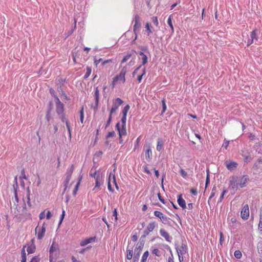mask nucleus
<instances>
[{"label": "nucleus", "mask_w": 262, "mask_h": 262, "mask_svg": "<svg viewBox=\"0 0 262 262\" xmlns=\"http://www.w3.org/2000/svg\"><path fill=\"white\" fill-rule=\"evenodd\" d=\"M126 121V116L122 115L121 123L118 122L116 125V128L119 134V143L120 144H123L124 141L123 138L127 135Z\"/></svg>", "instance_id": "1"}, {"label": "nucleus", "mask_w": 262, "mask_h": 262, "mask_svg": "<svg viewBox=\"0 0 262 262\" xmlns=\"http://www.w3.org/2000/svg\"><path fill=\"white\" fill-rule=\"evenodd\" d=\"M127 68L126 66L123 67L119 74L116 75L112 79L111 83V87L112 89L115 88L117 85L119 84H123L126 81V74L127 73Z\"/></svg>", "instance_id": "2"}, {"label": "nucleus", "mask_w": 262, "mask_h": 262, "mask_svg": "<svg viewBox=\"0 0 262 262\" xmlns=\"http://www.w3.org/2000/svg\"><path fill=\"white\" fill-rule=\"evenodd\" d=\"M58 245L53 242L50 249V262H55L57 259V255L59 254ZM60 262H65L64 260H61Z\"/></svg>", "instance_id": "3"}, {"label": "nucleus", "mask_w": 262, "mask_h": 262, "mask_svg": "<svg viewBox=\"0 0 262 262\" xmlns=\"http://www.w3.org/2000/svg\"><path fill=\"white\" fill-rule=\"evenodd\" d=\"M115 186V187L117 190L119 189V187L116 182V177L115 174V169L113 172H111L109 174L108 180H107V188L110 191L113 192L114 190L112 186L111 183Z\"/></svg>", "instance_id": "4"}, {"label": "nucleus", "mask_w": 262, "mask_h": 262, "mask_svg": "<svg viewBox=\"0 0 262 262\" xmlns=\"http://www.w3.org/2000/svg\"><path fill=\"white\" fill-rule=\"evenodd\" d=\"M46 230V227L45 223H43L41 227H36L35 228V233L38 239L41 240L43 238L45 234Z\"/></svg>", "instance_id": "5"}, {"label": "nucleus", "mask_w": 262, "mask_h": 262, "mask_svg": "<svg viewBox=\"0 0 262 262\" xmlns=\"http://www.w3.org/2000/svg\"><path fill=\"white\" fill-rule=\"evenodd\" d=\"M123 101L119 98H116L113 100V105L110 110V114H113L115 113Z\"/></svg>", "instance_id": "6"}, {"label": "nucleus", "mask_w": 262, "mask_h": 262, "mask_svg": "<svg viewBox=\"0 0 262 262\" xmlns=\"http://www.w3.org/2000/svg\"><path fill=\"white\" fill-rule=\"evenodd\" d=\"M225 164L227 169L230 171L235 169L238 166L237 162L231 160L226 161L225 162Z\"/></svg>", "instance_id": "7"}, {"label": "nucleus", "mask_w": 262, "mask_h": 262, "mask_svg": "<svg viewBox=\"0 0 262 262\" xmlns=\"http://www.w3.org/2000/svg\"><path fill=\"white\" fill-rule=\"evenodd\" d=\"M74 170V165H71L67 169L66 172V183L65 185L67 187V185L69 184L70 179L71 178L72 173Z\"/></svg>", "instance_id": "8"}, {"label": "nucleus", "mask_w": 262, "mask_h": 262, "mask_svg": "<svg viewBox=\"0 0 262 262\" xmlns=\"http://www.w3.org/2000/svg\"><path fill=\"white\" fill-rule=\"evenodd\" d=\"M141 27V24L140 23V16L139 15L137 14L135 16V24L133 27L134 32L135 33L136 37L135 39H137V34L136 33V31L139 29Z\"/></svg>", "instance_id": "9"}, {"label": "nucleus", "mask_w": 262, "mask_h": 262, "mask_svg": "<svg viewBox=\"0 0 262 262\" xmlns=\"http://www.w3.org/2000/svg\"><path fill=\"white\" fill-rule=\"evenodd\" d=\"M241 215L242 218L244 220H246L248 219L249 216V208L248 205H245L243 207L241 212Z\"/></svg>", "instance_id": "10"}, {"label": "nucleus", "mask_w": 262, "mask_h": 262, "mask_svg": "<svg viewBox=\"0 0 262 262\" xmlns=\"http://www.w3.org/2000/svg\"><path fill=\"white\" fill-rule=\"evenodd\" d=\"M95 181V187L93 189V191H95V192H97L99 191L101 189L100 186L103 184V177L97 178Z\"/></svg>", "instance_id": "11"}, {"label": "nucleus", "mask_w": 262, "mask_h": 262, "mask_svg": "<svg viewBox=\"0 0 262 262\" xmlns=\"http://www.w3.org/2000/svg\"><path fill=\"white\" fill-rule=\"evenodd\" d=\"M156 224L155 222H152L149 223L147 225L146 229L144 231V235L145 236H147L150 233V232L154 231V230L156 228Z\"/></svg>", "instance_id": "12"}, {"label": "nucleus", "mask_w": 262, "mask_h": 262, "mask_svg": "<svg viewBox=\"0 0 262 262\" xmlns=\"http://www.w3.org/2000/svg\"><path fill=\"white\" fill-rule=\"evenodd\" d=\"M257 29H254L250 33L251 39L248 40L247 41V46H249L251 45L254 41V39L256 40H258V36L257 35Z\"/></svg>", "instance_id": "13"}, {"label": "nucleus", "mask_w": 262, "mask_h": 262, "mask_svg": "<svg viewBox=\"0 0 262 262\" xmlns=\"http://www.w3.org/2000/svg\"><path fill=\"white\" fill-rule=\"evenodd\" d=\"M154 215L159 217L163 223H166L168 221V217L164 215L163 213L159 211H155Z\"/></svg>", "instance_id": "14"}, {"label": "nucleus", "mask_w": 262, "mask_h": 262, "mask_svg": "<svg viewBox=\"0 0 262 262\" xmlns=\"http://www.w3.org/2000/svg\"><path fill=\"white\" fill-rule=\"evenodd\" d=\"M64 112V105L61 103L59 99L57 98V102L56 103V112L58 115L63 114Z\"/></svg>", "instance_id": "15"}, {"label": "nucleus", "mask_w": 262, "mask_h": 262, "mask_svg": "<svg viewBox=\"0 0 262 262\" xmlns=\"http://www.w3.org/2000/svg\"><path fill=\"white\" fill-rule=\"evenodd\" d=\"M160 233L161 235L163 237L165 240L168 242H171V237L169 235V233L164 229H161L160 230Z\"/></svg>", "instance_id": "16"}, {"label": "nucleus", "mask_w": 262, "mask_h": 262, "mask_svg": "<svg viewBox=\"0 0 262 262\" xmlns=\"http://www.w3.org/2000/svg\"><path fill=\"white\" fill-rule=\"evenodd\" d=\"M177 202L179 205L183 209L186 208L187 206L186 205V202L183 199L182 194L178 195Z\"/></svg>", "instance_id": "17"}, {"label": "nucleus", "mask_w": 262, "mask_h": 262, "mask_svg": "<svg viewBox=\"0 0 262 262\" xmlns=\"http://www.w3.org/2000/svg\"><path fill=\"white\" fill-rule=\"evenodd\" d=\"M249 180V178L247 175L243 176L240 179L239 185L241 188H243L246 186V184Z\"/></svg>", "instance_id": "18"}, {"label": "nucleus", "mask_w": 262, "mask_h": 262, "mask_svg": "<svg viewBox=\"0 0 262 262\" xmlns=\"http://www.w3.org/2000/svg\"><path fill=\"white\" fill-rule=\"evenodd\" d=\"M90 176L91 177L93 178L95 180H96L97 178L98 179L103 177L102 175H100L99 173H98V171L95 168L91 169L90 172Z\"/></svg>", "instance_id": "19"}, {"label": "nucleus", "mask_w": 262, "mask_h": 262, "mask_svg": "<svg viewBox=\"0 0 262 262\" xmlns=\"http://www.w3.org/2000/svg\"><path fill=\"white\" fill-rule=\"evenodd\" d=\"M95 239H96L95 237H89V238L84 239L82 240V241H81L80 245L82 247L85 246V245H86L90 243L95 242Z\"/></svg>", "instance_id": "20"}, {"label": "nucleus", "mask_w": 262, "mask_h": 262, "mask_svg": "<svg viewBox=\"0 0 262 262\" xmlns=\"http://www.w3.org/2000/svg\"><path fill=\"white\" fill-rule=\"evenodd\" d=\"M99 90L98 89V87H96L95 89V92L94 94V97L95 100V105L96 107H98L99 103Z\"/></svg>", "instance_id": "21"}, {"label": "nucleus", "mask_w": 262, "mask_h": 262, "mask_svg": "<svg viewBox=\"0 0 262 262\" xmlns=\"http://www.w3.org/2000/svg\"><path fill=\"white\" fill-rule=\"evenodd\" d=\"M237 177H232L230 178V181H229V184H230V186H231V187L233 189H234L236 187L237 184Z\"/></svg>", "instance_id": "22"}, {"label": "nucleus", "mask_w": 262, "mask_h": 262, "mask_svg": "<svg viewBox=\"0 0 262 262\" xmlns=\"http://www.w3.org/2000/svg\"><path fill=\"white\" fill-rule=\"evenodd\" d=\"M145 158L147 160H150L151 158L152 152L150 146H147L145 149Z\"/></svg>", "instance_id": "23"}, {"label": "nucleus", "mask_w": 262, "mask_h": 262, "mask_svg": "<svg viewBox=\"0 0 262 262\" xmlns=\"http://www.w3.org/2000/svg\"><path fill=\"white\" fill-rule=\"evenodd\" d=\"M82 176L80 175L79 178H78V182L74 188V189L73 190V195H75L77 193V192L78 190V188H79V186L80 185V184L81 183V181L82 180Z\"/></svg>", "instance_id": "24"}, {"label": "nucleus", "mask_w": 262, "mask_h": 262, "mask_svg": "<svg viewBox=\"0 0 262 262\" xmlns=\"http://www.w3.org/2000/svg\"><path fill=\"white\" fill-rule=\"evenodd\" d=\"M163 146V142L162 139H161V138L158 139L157 145V147H156L157 150L158 151H160L162 149Z\"/></svg>", "instance_id": "25"}, {"label": "nucleus", "mask_w": 262, "mask_h": 262, "mask_svg": "<svg viewBox=\"0 0 262 262\" xmlns=\"http://www.w3.org/2000/svg\"><path fill=\"white\" fill-rule=\"evenodd\" d=\"M25 247L26 246H24L21 251V262H26L27 260L26 254L25 251Z\"/></svg>", "instance_id": "26"}, {"label": "nucleus", "mask_w": 262, "mask_h": 262, "mask_svg": "<svg viewBox=\"0 0 262 262\" xmlns=\"http://www.w3.org/2000/svg\"><path fill=\"white\" fill-rule=\"evenodd\" d=\"M139 54L142 56V65H145L147 63V56L142 52H140Z\"/></svg>", "instance_id": "27"}, {"label": "nucleus", "mask_w": 262, "mask_h": 262, "mask_svg": "<svg viewBox=\"0 0 262 262\" xmlns=\"http://www.w3.org/2000/svg\"><path fill=\"white\" fill-rule=\"evenodd\" d=\"M36 248L34 244L29 246L27 248V251L28 254L33 253L35 251Z\"/></svg>", "instance_id": "28"}, {"label": "nucleus", "mask_w": 262, "mask_h": 262, "mask_svg": "<svg viewBox=\"0 0 262 262\" xmlns=\"http://www.w3.org/2000/svg\"><path fill=\"white\" fill-rule=\"evenodd\" d=\"M242 156L244 158V161L245 163H247L251 160V158L248 152L245 154L244 152L243 151Z\"/></svg>", "instance_id": "29"}, {"label": "nucleus", "mask_w": 262, "mask_h": 262, "mask_svg": "<svg viewBox=\"0 0 262 262\" xmlns=\"http://www.w3.org/2000/svg\"><path fill=\"white\" fill-rule=\"evenodd\" d=\"M145 74H146V69H145V68H144L142 70V73L137 76V80L139 83H140L142 81L143 76L144 75H145Z\"/></svg>", "instance_id": "30"}, {"label": "nucleus", "mask_w": 262, "mask_h": 262, "mask_svg": "<svg viewBox=\"0 0 262 262\" xmlns=\"http://www.w3.org/2000/svg\"><path fill=\"white\" fill-rule=\"evenodd\" d=\"M167 24L169 25V26L170 27L171 32L173 33L174 32V28L172 23V15H170L168 17V20H167Z\"/></svg>", "instance_id": "31"}, {"label": "nucleus", "mask_w": 262, "mask_h": 262, "mask_svg": "<svg viewBox=\"0 0 262 262\" xmlns=\"http://www.w3.org/2000/svg\"><path fill=\"white\" fill-rule=\"evenodd\" d=\"M216 191H217L216 187L215 186H214L212 189L211 194L209 198L208 201V203H209L210 200L215 196Z\"/></svg>", "instance_id": "32"}, {"label": "nucleus", "mask_w": 262, "mask_h": 262, "mask_svg": "<svg viewBox=\"0 0 262 262\" xmlns=\"http://www.w3.org/2000/svg\"><path fill=\"white\" fill-rule=\"evenodd\" d=\"M258 229L262 232V210L260 211L259 222L258 224Z\"/></svg>", "instance_id": "33"}, {"label": "nucleus", "mask_w": 262, "mask_h": 262, "mask_svg": "<svg viewBox=\"0 0 262 262\" xmlns=\"http://www.w3.org/2000/svg\"><path fill=\"white\" fill-rule=\"evenodd\" d=\"M148 255H149V252L148 251H145L142 256V258H141V262H146V260H147V258L148 256Z\"/></svg>", "instance_id": "34"}, {"label": "nucleus", "mask_w": 262, "mask_h": 262, "mask_svg": "<svg viewBox=\"0 0 262 262\" xmlns=\"http://www.w3.org/2000/svg\"><path fill=\"white\" fill-rule=\"evenodd\" d=\"M91 72H92L91 68L89 67H87L86 68V73L84 76V78L85 79L88 78L90 76V75H91Z\"/></svg>", "instance_id": "35"}, {"label": "nucleus", "mask_w": 262, "mask_h": 262, "mask_svg": "<svg viewBox=\"0 0 262 262\" xmlns=\"http://www.w3.org/2000/svg\"><path fill=\"white\" fill-rule=\"evenodd\" d=\"M130 108V106L128 104H127L126 106H124L123 109L122 111V115L123 116H127V114L128 111H129Z\"/></svg>", "instance_id": "36"}, {"label": "nucleus", "mask_w": 262, "mask_h": 262, "mask_svg": "<svg viewBox=\"0 0 262 262\" xmlns=\"http://www.w3.org/2000/svg\"><path fill=\"white\" fill-rule=\"evenodd\" d=\"M80 120L81 123H83L84 120V107L82 106L80 111Z\"/></svg>", "instance_id": "37"}, {"label": "nucleus", "mask_w": 262, "mask_h": 262, "mask_svg": "<svg viewBox=\"0 0 262 262\" xmlns=\"http://www.w3.org/2000/svg\"><path fill=\"white\" fill-rule=\"evenodd\" d=\"M151 253L152 254H154L157 256L159 257L161 256V252H160V250L157 248L154 249L152 250Z\"/></svg>", "instance_id": "38"}, {"label": "nucleus", "mask_w": 262, "mask_h": 262, "mask_svg": "<svg viewBox=\"0 0 262 262\" xmlns=\"http://www.w3.org/2000/svg\"><path fill=\"white\" fill-rule=\"evenodd\" d=\"M162 114H163L164 113H165V112L166 111V108H167L166 105V101H165V99H163L162 100Z\"/></svg>", "instance_id": "39"}, {"label": "nucleus", "mask_w": 262, "mask_h": 262, "mask_svg": "<svg viewBox=\"0 0 262 262\" xmlns=\"http://www.w3.org/2000/svg\"><path fill=\"white\" fill-rule=\"evenodd\" d=\"M234 256L237 259L241 258L242 256V252L239 250H236L234 252Z\"/></svg>", "instance_id": "40"}, {"label": "nucleus", "mask_w": 262, "mask_h": 262, "mask_svg": "<svg viewBox=\"0 0 262 262\" xmlns=\"http://www.w3.org/2000/svg\"><path fill=\"white\" fill-rule=\"evenodd\" d=\"M66 126L68 129L69 134V137H70V138H71V126L70 125L69 121L68 120L66 121Z\"/></svg>", "instance_id": "41"}, {"label": "nucleus", "mask_w": 262, "mask_h": 262, "mask_svg": "<svg viewBox=\"0 0 262 262\" xmlns=\"http://www.w3.org/2000/svg\"><path fill=\"white\" fill-rule=\"evenodd\" d=\"M131 54H127L126 55H125L121 61V64L127 61L131 57Z\"/></svg>", "instance_id": "42"}, {"label": "nucleus", "mask_w": 262, "mask_h": 262, "mask_svg": "<svg viewBox=\"0 0 262 262\" xmlns=\"http://www.w3.org/2000/svg\"><path fill=\"white\" fill-rule=\"evenodd\" d=\"M133 257V250H127L126 258L128 259H131Z\"/></svg>", "instance_id": "43"}, {"label": "nucleus", "mask_w": 262, "mask_h": 262, "mask_svg": "<svg viewBox=\"0 0 262 262\" xmlns=\"http://www.w3.org/2000/svg\"><path fill=\"white\" fill-rule=\"evenodd\" d=\"M145 28L146 31L148 32V35H150L152 33V31L150 28V25L149 23H147L146 24Z\"/></svg>", "instance_id": "44"}, {"label": "nucleus", "mask_w": 262, "mask_h": 262, "mask_svg": "<svg viewBox=\"0 0 262 262\" xmlns=\"http://www.w3.org/2000/svg\"><path fill=\"white\" fill-rule=\"evenodd\" d=\"M112 115L113 114L110 113L108 120H107L106 123L105 124V128H106L111 124V122L112 121Z\"/></svg>", "instance_id": "45"}, {"label": "nucleus", "mask_w": 262, "mask_h": 262, "mask_svg": "<svg viewBox=\"0 0 262 262\" xmlns=\"http://www.w3.org/2000/svg\"><path fill=\"white\" fill-rule=\"evenodd\" d=\"M151 19H152V21L153 22V23L154 24V25L158 27L159 26V22H158V18L157 16H153L152 18H151Z\"/></svg>", "instance_id": "46"}, {"label": "nucleus", "mask_w": 262, "mask_h": 262, "mask_svg": "<svg viewBox=\"0 0 262 262\" xmlns=\"http://www.w3.org/2000/svg\"><path fill=\"white\" fill-rule=\"evenodd\" d=\"M180 173L181 176L184 178H186L187 176V173L186 171H185L183 169H181L180 171Z\"/></svg>", "instance_id": "47"}, {"label": "nucleus", "mask_w": 262, "mask_h": 262, "mask_svg": "<svg viewBox=\"0 0 262 262\" xmlns=\"http://www.w3.org/2000/svg\"><path fill=\"white\" fill-rule=\"evenodd\" d=\"M20 179H25V180H27V177L26 175V173H25V170L24 169H23L21 171V176L20 177Z\"/></svg>", "instance_id": "48"}, {"label": "nucleus", "mask_w": 262, "mask_h": 262, "mask_svg": "<svg viewBox=\"0 0 262 262\" xmlns=\"http://www.w3.org/2000/svg\"><path fill=\"white\" fill-rule=\"evenodd\" d=\"M229 141L225 139L224 141V143L223 144V147H224L226 149H227L228 147L229 146Z\"/></svg>", "instance_id": "49"}, {"label": "nucleus", "mask_w": 262, "mask_h": 262, "mask_svg": "<svg viewBox=\"0 0 262 262\" xmlns=\"http://www.w3.org/2000/svg\"><path fill=\"white\" fill-rule=\"evenodd\" d=\"M227 192V191L225 189H224L220 197V200L219 201V202L220 203L222 201L223 199H224V195Z\"/></svg>", "instance_id": "50"}, {"label": "nucleus", "mask_w": 262, "mask_h": 262, "mask_svg": "<svg viewBox=\"0 0 262 262\" xmlns=\"http://www.w3.org/2000/svg\"><path fill=\"white\" fill-rule=\"evenodd\" d=\"M220 243L221 245H222L223 243L224 242V234L222 232H220Z\"/></svg>", "instance_id": "51"}, {"label": "nucleus", "mask_w": 262, "mask_h": 262, "mask_svg": "<svg viewBox=\"0 0 262 262\" xmlns=\"http://www.w3.org/2000/svg\"><path fill=\"white\" fill-rule=\"evenodd\" d=\"M113 216H114L115 217V219H114V221L115 222H117V220H118V217H117V209H115L113 212Z\"/></svg>", "instance_id": "52"}, {"label": "nucleus", "mask_w": 262, "mask_h": 262, "mask_svg": "<svg viewBox=\"0 0 262 262\" xmlns=\"http://www.w3.org/2000/svg\"><path fill=\"white\" fill-rule=\"evenodd\" d=\"M103 60L102 58H99L98 59H97L96 58H94V64H95V66L96 67H97V66L98 65V64L100 62H102Z\"/></svg>", "instance_id": "53"}, {"label": "nucleus", "mask_w": 262, "mask_h": 262, "mask_svg": "<svg viewBox=\"0 0 262 262\" xmlns=\"http://www.w3.org/2000/svg\"><path fill=\"white\" fill-rule=\"evenodd\" d=\"M40 258L38 256H34L30 261V262H39Z\"/></svg>", "instance_id": "54"}, {"label": "nucleus", "mask_w": 262, "mask_h": 262, "mask_svg": "<svg viewBox=\"0 0 262 262\" xmlns=\"http://www.w3.org/2000/svg\"><path fill=\"white\" fill-rule=\"evenodd\" d=\"M113 59H107V60H104L102 61L101 64L102 66H104L105 64L106 63H110V62H112L113 61Z\"/></svg>", "instance_id": "55"}, {"label": "nucleus", "mask_w": 262, "mask_h": 262, "mask_svg": "<svg viewBox=\"0 0 262 262\" xmlns=\"http://www.w3.org/2000/svg\"><path fill=\"white\" fill-rule=\"evenodd\" d=\"M115 133L114 131H113V132H109L107 134V135L106 136V138H111V137H113L114 136H115Z\"/></svg>", "instance_id": "56"}, {"label": "nucleus", "mask_w": 262, "mask_h": 262, "mask_svg": "<svg viewBox=\"0 0 262 262\" xmlns=\"http://www.w3.org/2000/svg\"><path fill=\"white\" fill-rule=\"evenodd\" d=\"M39 219L41 220L43 219L45 217V210H43L42 212H41L40 213V214L39 215Z\"/></svg>", "instance_id": "57"}, {"label": "nucleus", "mask_w": 262, "mask_h": 262, "mask_svg": "<svg viewBox=\"0 0 262 262\" xmlns=\"http://www.w3.org/2000/svg\"><path fill=\"white\" fill-rule=\"evenodd\" d=\"M158 198H159V200L161 201V202L163 204H165V200H164V199H163L162 198L160 192H159L158 193Z\"/></svg>", "instance_id": "58"}, {"label": "nucleus", "mask_w": 262, "mask_h": 262, "mask_svg": "<svg viewBox=\"0 0 262 262\" xmlns=\"http://www.w3.org/2000/svg\"><path fill=\"white\" fill-rule=\"evenodd\" d=\"M190 192L192 194L196 195L198 194L197 189L196 188H192L190 189Z\"/></svg>", "instance_id": "59"}, {"label": "nucleus", "mask_w": 262, "mask_h": 262, "mask_svg": "<svg viewBox=\"0 0 262 262\" xmlns=\"http://www.w3.org/2000/svg\"><path fill=\"white\" fill-rule=\"evenodd\" d=\"M64 215H65V211L64 210H62V214L60 216V222H59V224H61L63 219H64Z\"/></svg>", "instance_id": "60"}, {"label": "nucleus", "mask_w": 262, "mask_h": 262, "mask_svg": "<svg viewBox=\"0 0 262 262\" xmlns=\"http://www.w3.org/2000/svg\"><path fill=\"white\" fill-rule=\"evenodd\" d=\"M142 66H139L138 67H137L135 71L133 73V76H135V75L137 73L138 71L139 70V69L141 68Z\"/></svg>", "instance_id": "61"}, {"label": "nucleus", "mask_w": 262, "mask_h": 262, "mask_svg": "<svg viewBox=\"0 0 262 262\" xmlns=\"http://www.w3.org/2000/svg\"><path fill=\"white\" fill-rule=\"evenodd\" d=\"M168 262H174L173 256L172 254H171L170 256H169V257L168 258Z\"/></svg>", "instance_id": "62"}, {"label": "nucleus", "mask_w": 262, "mask_h": 262, "mask_svg": "<svg viewBox=\"0 0 262 262\" xmlns=\"http://www.w3.org/2000/svg\"><path fill=\"white\" fill-rule=\"evenodd\" d=\"M139 258V254L138 253L137 254H136L134 256V259H133V262H136V261H138Z\"/></svg>", "instance_id": "63"}, {"label": "nucleus", "mask_w": 262, "mask_h": 262, "mask_svg": "<svg viewBox=\"0 0 262 262\" xmlns=\"http://www.w3.org/2000/svg\"><path fill=\"white\" fill-rule=\"evenodd\" d=\"M71 259H72V262H81L79 260H77L76 257L74 256H72Z\"/></svg>", "instance_id": "64"}]
</instances>
